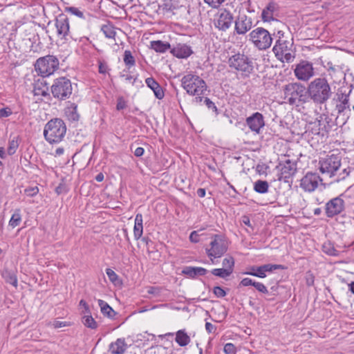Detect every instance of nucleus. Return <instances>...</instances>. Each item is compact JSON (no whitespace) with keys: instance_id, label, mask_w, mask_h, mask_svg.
Returning <instances> with one entry per match:
<instances>
[{"instance_id":"19","label":"nucleus","mask_w":354,"mask_h":354,"mask_svg":"<svg viewBox=\"0 0 354 354\" xmlns=\"http://www.w3.org/2000/svg\"><path fill=\"white\" fill-rule=\"evenodd\" d=\"M295 75L300 80H308L314 75L313 64L308 61H301L295 69Z\"/></svg>"},{"instance_id":"43","label":"nucleus","mask_w":354,"mask_h":354,"mask_svg":"<svg viewBox=\"0 0 354 354\" xmlns=\"http://www.w3.org/2000/svg\"><path fill=\"white\" fill-rule=\"evenodd\" d=\"M245 274L252 275L254 277H257L259 278H265L266 277V274L263 270V266H257L256 269V272H244Z\"/></svg>"},{"instance_id":"39","label":"nucleus","mask_w":354,"mask_h":354,"mask_svg":"<svg viewBox=\"0 0 354 354\" xmlns=\"http://www.w3.org/2000/svg\"><path fill=\"white\" fill-rule=\"evenodd\" d=\"M262 266H263V270L265 271L266 273V272H272L276 270H283L285 268L283 266L280 265V264L268 263V264L262 265Z\"/></svg>"},{"instance_id":"62","label":"nucleus","mask_w":354,"mask_h":354,"mask_svg":"<svg viewBox=\"0 0 354 354\" xmlns=\"http://www.w3.org/2000/svg\"><path fill=\"white\" fill-rule=\"evenodd\" d=\"M53 326L55 328H59L62 327L68 326H70V324L67 322H61L56 320L53 322Z\"/></svg>"},{"instance_id":"64","label":"nucleus","mask_w":354,"mask_h":354,"mask_svg":"<svg viewBox=\"0 0 354 354\" xmlns=\"http://www.w3.org/2000/svg\"><path fill=\"white\" fill-rule=\"evenodd\" d=\"M205 329L208 333H212L215 332V330H216V327L209 322H206L205 323Z\"/></svg>"},{"instance_id":"53","label":"nucleus","mask_w":354,"mask_h":354,"mask_svg":"<svg viewBox=\"0 0 354 354\" xmlns=\"http://www.w3.org/2000/svg\"><path fill=\"white\" fill-rule=\"evenodd\" d=\"M254 287L259 292H261L263 294H266L268 292V288H266V286L261 282L256 281L255 283L254 284Z\"/></svg>"},{"instance_id":"12","label":"nucleus","mask_w":354,"mask_h":354,"mask_svg":"<svg viewBox=\"0 0 354 354\" xmlns=\"http://www.w3.org/2000/svg\"><path fill=\"white\" fill-rule=\"evenodd\" d=\"M305 86L299 83H289L284 86V99L287 100L291 105L295 104L297 101H302L301 99L305 92Z\"/></svg>"},{"instance_id":"4","label":"nucleus","mask_w":354,"mask_h":354,"mask_svg":"<svg viewBox=\"0 0 354 354\" xmlns=\"http://www.w3.org/2000/svg\"><path fill=\"white\" fill-rule=\"evenodd\" d=\"M249 41L259 50L268 49L273 41L271 34L266 29L258 27L252 30L249 35Z\"/></svg>"},{"instance_id":"29","label":"nucleus","mask_w":354,"mask_h":354,"mask_svg":"<svg viewBox=\"0 0 354 354\" xmlns=\"http://www.w3.org/2000/svg\"><path fill=\"white\" fill-rule=\"evenodd\" d=\"M151 48L158 53H165L170 49V44L168 42H164L160 40L152 41L150 43Z\"/></svg>"},{"instance_id":"20","label":"nucleus","mask_w":354,"mask_h":354,"mask_svg":"<svg viewBox=\"0 0 354 354\" xmlns=\"http://www.w3.org/2000/svg\"><path fill=\"white\" fill-rule=\"evenodd\" d=\"M245 122L250 129L256 133H259L261 129L265 126L263 115L259 112L248 117Z\"/></svg>"},{"instance_id":"40","label":"nucleus","mask_w":354,"mask_h":354,"mask_svg":"<svg viewBox=\"0 0 354 354\" xmlns=\"http://www.w3.org/2000/svg\"><path fill=\"white\" fill-rule=\"evenodd\" d=\"M6 281L15 287L17 286V278L13 272H6L4 275Z\"/></svg>"},{"instance_id":"11","label":"nucleus","mask_w":354,"mask_h":354,"mask_svg":"<svg viewBox=\"0 0 354 354\" xmlns=\"http://www.w3.org/2000/svg\"><path fill=\"white\" fill-rule=\"evenodd\" d=\"M228 64L230 68L250 74L253 71L252 60L245 55L236 53L230 57Z\"/></svg>"},{"instance_id":"51","label":"nucleus","mask_w":354,"mask_h":354,"mask_svg":"<svg viewBox=\"0 0 354 354\" xmlns=\"http://www.w3.org/2000/svg\"><path fill=\"white\" fill-rule=\"evenodd\" d=\"M106 274H107L109 280L113 283H115L118 279V274L111 268L106 269Z\"/></svg>"},{"instance_id":"24","label":"nucleus","mask_w":354,"mask_h":354,"mask_svg":"<svg viewBox=\"0 0 354 354\" xmlns=\"http://www.w3.org/2000/svg\"><path fill=\"white\" fill-rule=\"evenodd\" d=\"M182 7L179 0H162L160 8L165 13L174 14L175 11Z\"/></svg>"},{"instance_id":"30","label":"nucleus","mask_w":354,"mask_h":354,"mask_svg":"<svg viewBox=\"0 0 354 354\" xmlns=\"http://www.w3.org/2000/svg\"><path fill=\"white\" fill-rule=\"evenodd\" d=\"M65 114L68 120L71 121H77L80 118L77 111V105L75 103H71L70 105L65 109Z\"/></svg>"},{"instance_id":"57","label":"nucleus","mask_w":354,"mask_h":354,"mask_svg":"<svg viewBox=\"0 0 354 354\" xmlns=\"http://www.w3.org/2000/svg\"><path fill=\"white\" fill-rule=\"evenodd\" d=\"M311 132L314 135L320 134V122L315 121V122L311 124Z\"/></svg>"},{"instance_id":"63","label":"nucleus","mask_w":354,"mask_h":354,"mask_svg":"<svg viewBox=\"0 0 354 354\" xmlns=\"http://www.w3.org/2000/svg\"><path fill=\"white\" fill-rule=\"evenodd\" d=\"M80 306H82L84 308V310L83 311V313H84V314H91L89 306H88L87 303L84 299H81L80 300Z\"/></svg>"},{"instance_id":"1","label":"nucleus","mask_w":354,"mask_h":354,"mask_svg":"<svg viewBox=\"0 0 354 354\" xmlns=\"http://www.w3.org/2000/svg\"><path fill=\"white\" fill-rule=\"evenodd\" d=\"M309 98L315 104L322 105L333 96V91L328 80L324 77H317L308 86Z\"/></svg>"},{"instance_id":"26","label":"nucleus","mask_w":354,"mask_h":354,"mask_svg":"<svg viewBox=\"0 0 354 354\" xmlns=\"http://www.w3.org/2000/svg\"><path fill=\"white\" fill-rule=\"evenodd\" d=\"M207 270L202 267L186 266L183 268L182 273L194 279L197 276H204L207 273Z\"/></svg>"},{"instance_id":"22","label":"nucleus","mask_w":354,"mask_h":354,"mask_svg":"<svg viewBox=\"0 0 354 354\" xmlns=\"http://www.w3.org/2000/svg\"><path fill=\"white\" fill-rule=\"evenodd\" d=\"M44 77L35 80L33 84V93L35 95L46 97L48 95V86Z\"/></svg>"},{"instance_id":"3","label":"nucleus","mask_w":354,"mask_h":354,"mask_svg":"<svg viewBox=\"0 0 354 354\" xmlns=\"http://www.w3.org/2000/svg\"><path fill=\"white\" fill-rule=\"evenodd\" d=\"M66 132V126L64 122L60 118H55L46 124L44 136L49 143H58L62 140Z\"/></svg>"},{"instance_id":"36","label":"nucleus","mask_w":354,"mask_h":354,"mask_svg":"<svg viewBox=\"0 0 354 354\" xmlns=\"http://www.w3.org/2000/svg\"><path fill=\"white\" fill-rule=\"evenodd\" d=\"M82 322L84 325L91 329H95L97 327V324L91 315V314H85L82 317Z\"/></svg>"},{"instance_id":"59","label":"nucleus","mask_w":354,"mask_h":354,"mask_svg":"<svg viewBox=\"0 0 354 354\" xmlns=\"http://www.w3.org/2000/svg\"><path fill=\"white\" fill-rule=\"evenodd\" d=\"M206 3L212 8L218 7L224 0H204Z\"/></svg>"},{"instance_id":"13","label":"nucleus","mask_w":354,"mask_h":354,"mask_svg":"<svg viewBox=\"0 0 354 354\" xmlns=\"http://www.w3.org/2000/svg\"><path fill=\"white\" fill-rule=\"evenodd\" d=\"M344 201L340 196L333 198L325 205L326 215L328 218H333L344 212Z\"/></svg>"},{"instance_id":"8","label":"nucleus","mask_w":354,"mask_h":354,"mask_svg":"<svg viewBox=\"0 0 354 354\" xmlns=\"http://www.w3.org/2000/svg\"><path fill=\"white\" fill-rule=\"evenodd\" d=\"M351 90L348 93L342 88H338L336 93L332 98V104L335 106L338 116H346L347 118L351 113V108L349 104V95Z\"/></svg>"},{"instance_id":"2","label":"nucleus","mask_w":354,"mask_h":354,"mask_svg":"<svg viewBox=\"0 0 354 354\" xmlns=\"http://www.w3.org/2000/svg\"><path fill=\"white\" fill-rule=\"evenodd\" d=\"M181 86L189 95L195 96L193 102L200 104L203 100V95L207 91L206 82L198 75L188 73L181 79Z\"/></svg>"},{"instance_id":"9","label":"nucleus","mask_w":354,"mask_h":354,"mask_svg":"<svg viewBox=\"0 0 354 354\" xmlns=\"http://www.w3.org/2000/svg\"><path fill=\"white\" fill-rule=\"evenodd\" d=\"M210 248H206V253L212 263L214 259L221 257L227 250V243L224 237L220 234H214L212 237Z\"/></svg>"},{"instance_id":"15","label":"nucleus","mask_w":354,"mask_h":354,"mask_svg":"<svg viewBox=\"0 0 354 354\" xmlns=\"http://www.w3.org/2000/svg\"><path fill=\"white\" fill-rule=\"evenodd\" d=\"M233 20L230 11L225 8L221 9L217 14V19L214 20V25L219 30L226 31L231 27Z\"/></svg>"},{"instance_id":"34","label":"nucleus","mask_w":354,"mask_h":354,"mask_svg":"<svg viewBox=\"0 0 354 354\" xmlns=\"http://www.w3.org/2000/svg\"><path fill=\"white\" fill-rule=\"evenodd\" d=\"M101 30L104 34L105 37L109 39H114L116 35L114 27L108 24H104L101 27Z\"/></svg>"},{"instance_id":"21","label":"nucleus","mask_w":354,"mask_h":354,"mask_svg":"<svg viewBox=\"0 0 354 354\" xmlns=\"http://www.w3.org/2000/svg\"><path fill=\"white\" fill-rule=\"evenodd\" d=\"M171 53L178 58L185 59L189 57L193 51L189 46L178 44L171 50Z\"/></svg>"},{"instance_id":"28","label":"nucleus","mask_w":354,"mask_h":354,"mask_svg":"<svg viewBox=\"0 0 354 354\" xmlns=\"http://www.w3.org/2000/svg\"><path fill=\"white\" fill-rule=\"evenodd\" d=\"M175 335V341L180 346H186L189 344L191 339L185 329L178 330Z\"/></svg>"},{"instance_id":"35","label":"nucleus","mask_w":354,"mask_h":354,"mask_svg":"<svg viewBox=\"0 0 354 354\" xmlns=\"http://www.w3.org/2000/svg\"><path fill=\"white\" fill-rule=\"evenodd\" d=\"M124 63L128 68L135 66L136 60L134 57L132 55V53L130 50H126L124 53L123 57Z\"/></svg>"},{"instance_id":"60","label":"nucleus","mask_w":354,"mask_h":354,"mask_svg":"<svg viewBox=\"0 0 354 354\" xmlns=\"http://www.w3.org/2000/svg\"><path fill=\"white\" fill-rule=\"evenodd\" d=\"M189 240L192 243H198L199 242V234L198 231H193L191 232L189 235Z\"/></svg>"},{"instance_id":"16","label":"nucleus","mask_w":354,"mask_h":354,"mask_svg":"<svg viewBox=\"0 0 354 354\" xmlns=\"http://www.w3.org/2000/svg\"><path fill=\"white\" fill-rule=\"evenodd\" d=\"M322 179L320 176L313 172H308L300 180V187L305 192H312L315 191Z\"/></svg>"},{"instance_id":"46","label":"nucleus","mask_w":354,"mask_h":354,"mask_svg":"<svg viewBox=\"0 0 354 354\" xmlns=\"http://www.w3.org/2000/svg\"><path fill=\"white\" fill-rule=\"evenodd\" d=\"M110 68L107 63L104 61H98V71L100 74L106 75L109 73Z\"/></svg>"},{"instance_id":"56","label":"nucleus","mask_w":354,"mask_h":354,"mask_svg":"<svg viewBox=\"0 0 354 354\" xmlns=\"http://www.w3.org/2000/svg\"><path fill=\"white\" fill-rule=\"evenodd\" d=\"M127 107V102L122 97L118 98L116 109L118 111L123 110Z\"/></svg>"},{"instance_id":"49","label":"nucleus","mask_w":354,"mask_h":354,"mask_svg":"<svg viewBox=\"0 0 354 354\" xmlns=\"http://www.w3.org/2000/svg\"><path fill=\"white\" fill-rule=\"evenodd\" d=\"M350 172H351L350 167L344 169L342 170V171L338 174V176H337V178L335 180V181L339 182L341 180H344L350 174Z\"/></svg>"},{"instance_id":"48","label":"nucleus","mask_w":354,"mask_h":354,"mask_svg":"<svg viewBox=\"0 0 354 354\" xmlns=\"http://www.w3.org/2000/svg\"><path fill=\"white\" fill-rule=\"evenodd\" d=\"M203 100H204V103L205 104L207 107L209 109H212L216 113V115H218V109H217L216 106L215 105V104L208 97H203Z\"/></svg>"},{"instance_id":"54","label":"nucleus","mask_w":354,"mask_h":354,"mask_svg":"<svg viewBox=\"0 0 354 354\" xmlns=\"http://www.w3.org/2000/svg\"><path fill=\"white\" fill-rule=\"evenodd\" d=\"M213 292L218 298L224 297L226 295V292L220 286H215Z\"/></svg>"},{"instance_id":"33","label":"nucleus","mask_w":354,"mask_h":354,"mask_svg":"<svg viewBox=\"0 0 354 354\" xmlns=\"http://www.w3.org/2000/svg\"><path fill=\"white\" fill-rule=\"evenodd\" d=\"M21 221V210L19 209H16L9 221V225L11 226L12 228H15V227L18 226L20 224Z\"/></svg>"},{"instance_id":"42","label":"nucleus","mask_w":354,"mask_h":354,"mask_svg":"<svg viewBox=\"0 0 354 354\" xmlns=\"http://www.w3.org/2000/svg\"><path fill=\"white\" fill-rule=\"evenodd\" d=\"M320 122V134L319 136L324 137L326 136L330 130V125L327 121L325 120H317Z\"/></svg>"},{"instance_id":"50","label":"nucleus","mask_w":354,"mask_h":354,"mask_svg":"<svg viewBox=\"0 0 354 354\" xmlns=\"http://www.w3.org/2000/svg\"><path fill=\"white\" fill-rule=\"evenodd\" d=\"M223 351L225 354H235L236 347L232 343H227L224 346Z\"/></svg>"},{"instance_id":"44","label":"nucleus","mask_w":354,"mask_h":354,"mask_svg":"<svg viewBox=\"0 0 354 354\" xmlns=\"http://www.w3.org/2000/svg\"><path fill=\"white\" fill-rule=\"evenodd\" d=\"M66 11L70 12L71 14L77 16L81 19H85L84 12L81 11L78 8L76 7H67L66 8Z\"/></svg>"},{"instance_id":"45","label":"nucleus","mask_w":354,"mask_h":354,"mask_svg":"<svg viewBox=\"0 0 354 354\" xmlns=\"http://www.w3.org/2000/svg\"><path fill=\"white\" fill-rule=\"evenodd\" d=\"M143 233V225L142 224H134L133 227V235L136 240H138L141 238Z\"/></svg>"},{"instance_id":"31","label":"nucleus","mask_w":354,"mask_h":354,"mask_svg":"<svg viewBox=\"0 0 354 354\" xmlns=\"http://www.w3.org/2000/svg\"><path fill=\"white\" fill-rule=\"evenodd\" d=\"M98 304L100 307L102 313L108 317L113 318L116 315L113 309L104 301L98 299Z\"/></svg>"},{"instance_id":"47","label":"nucleus","mask_w":354,"mask_h":354,"mask_svg":"<svg viewBox=\"0 0 354 354\" xmlns=\"http://www.w3.org/2000/svg\"><path fill=\"white\" fill-rule=\"evenodd\" d=\"M324 251L326 254L330 256H337L339 254V252L333 247L331 246L330 244L324 245Z\"/></svg>"},{"instance_id":"6","label":"nucleus","mask_w":354,"mask_h":354,"mask_svg":"<svg viewBox=\"0 0 354 354\" xmlns=\"http://www.w3.org/2000/svg\"><path fill=\"white\" fill-rule=\"evenodd\" d=\"M293 42L285 39H277L272 51L278 60L282 62H291L295 58V54L292 52V47Z\"/></svg>"},{"instance_id":"61","label":"nucleus","mask_w":354,"mask_h":354,"mask_svg":"<svg viewBox=\"0 0 354 354\" xmlns=\"http://www.w3.org/2000/svg\"><path fill=\"white\" fill-rule=\"evenodd\" d=\"M12 114V111L10 108H3L0 109V118H6Z\"/></svg>"},{"instance_id":"7","label":"nucleus","mask_w":354,"mask_h":354,"mask_svg":"<svg viewBox=\"0 0 354 354\" xmlns=\"http://www.w3.org/2000/svg\"><path fill=\"white\" fill-rule=\"evenodd\" d=\"M73 91L71 80L65 77H61L54 80L51 86L53 96L59 100H65L71 95Z\"/></svg>"},{"instance_id":"38","label":"nucleus","mask_w":354,"mask_h":354,"mask_svg":"<svg viewBox=\"0 0 354 354\" xmlns=\"http://www.w3.org/2000/svg\"><path fill=\"white\" fill-rule=\"evenodd\" d=\"M212 274L214 276L225 279L232 272H231L230 269H225V268H214L211 271Z\"/></svg>"},{"instance_id":"23","label":"nucleus","mask_w":354,"mask_h":354,"mask_svg":"<svg viewBox=\"0 0 354 354\" xmlns=\"http://www.w3.org/2000/svg\"><path fill=\"white\" fill-rule=\"evenodd\" d=\"M145 83L147 86L153 91L154 95L157 99L162 100L164 97L165 93L163 89L154 78H147Z\"/></svg>"},{"instance_id":"55","label":"nucleus","mask_w":354,"mask_h":354,"mask_svg":"<svg viewBox=\"0 0 354 354\" xmlns=\"http://www.w3.org/2000/svg\"><path fill=\"white\" fill-rule=\"evenodd\" d=\"M25 194L28 196H35L39 192L37 187H30L25 189Z\"/></svg>"},{"instance_id":"10","label":"nucleus","mask_w":354,"mask_h":354,"mask_svg":"<svg viewBox=\"0 0 354 354\" xmlns=\"http://www.w3.org/2000/svg\"><path fill=\"white\" fill-rule=\"evenodd\" d=\"M319 165L320 172L331 178L341 167V157L335 154L326 156L319 160Z\"/></svg>"},{"instance_id":"52","label":"nucleus","mask_w":354,"mask_h":354,"mask_svg":"<svg viewBox=\"0 0 354 354\" xmlns=\"http://www.w3.org/2000/svg\"><path fill=\"white\" fill-rule=\"evenodd\" d=\"M305 280L308 286H311L314 284L315 277L310 271H308L306 273Z\"/></svg>"},{"instance_id":"17","label":"nucleus","mask_w":354,"mask_h":354,"mask_svg":"<svg viewBox=\"0 0 354 354\" xmlns=\"http://www.w3.org/2000/svg\"><path fill=\"white\" fill-rule=\"evenodd\" d=\"M55 26L57 36L62 39L68 40L70 25L69 19L67 15L64 13L59 14L55 18Z\"/></svg>"},{"instance_id":"32","label":"nucleus","mask_w":354,"mask_h":354,"mask_svg":"<svg viewBox=\"0 0 354 354\" xmlns=\"http://www.w3.org/2000/svg\"><path fill=\"white\" fill-rule=\"evenodd\" d=\"M269 188L268 183L266 180H258L254 184V190L259 194H266Z\"/></svg>"},{"instance_id":"27","label":"nucleus","mask_w":354,"mask_h":354,"mask_svg":"<svg viewBox=\"0 0 354 354\" xmlns=\"http://www.w3.org/2000/svg\"><path fill=\"white\" fill-rule=\"evenodd\" d=\"M127 347L124 339L118 338L115 342L109 345V351L111 354H123Z\"/></svg>"},{"instance_id":"37","label":"nucleus","mask_w":354,"mask_h":354,"mask_svg":"<svg viewBox=\"0 0 354 354\" xmlns=\"http://www.w3.org/2000/svg\"><path fill=\"white\" fill-rule=\"evenodd\" d=\"M19 147V137L15 136L12 139L9 140L8 147V153L11 156L13 155L17 148Z\"/></svg>"},{"instance_id":"25","label":"nucleus","mask_w":354,"mask_h":354,"mask_svg":"<svg viewBox=\"0 0 354 354\" xmlns=\"http://www.w3.org/2000/svg\"><path fill=\"white\" fill-rule=\"evenodd\" d=\"M278 8L279 6L277 3L273 1L270 2L262 11L261 17L263 21H270L274 20V13L278 10Z\"/></svg>"},{"instance_id":"5","label":"nucleus","mask_w":354,"mask_h":354,"mask_svg":"<svg viewBox=\"0 0 354 354\" xmlns=\"http://www.w3.org/2000/svg\"><path fill=\"white\" fill-rule=\"evenodd\" d=\"M59 59L54 55H48L39 57L35 64L36 72L42 77L53 74L59 68Z\"/></svg>"},{"instance_id":"18","label":"nucleus","mask_w":354,"mask_h":354,"mask_svg":"<svg viewBox=\"0 0 354 354\" xmlns=\"http://www.w3.org/2000/svg\"><path fill=\"white\" fill-rule=\"evenodd\" d=\"M253 27V20L245 13H239L234 21V31L237 35H245Z\"/></svg>"},{"instance_id":"58","label":"nucleus","mask_w":354,"mask_h":354,"mask_svg":"<svg viewBox=\"0 0 354 354\" xmlns=\"http://www.w3.org/2000/svg\"><path fill=\"white\" fill-rule=\"evenodd\" d=\"M255 281L252 280V279L250 278H243L240 283H239V286H254V284L255 283Z\"/></svg>"},{"instance_id":"41","label":"nucleus","mask_w":354,"mask_h":354,"mask_svg":"<svg viewBox=\"0 0 354 354\" xmlns=\"http://www.w3.org/2000/svg\"><path fill=\"white\" fill-rule=\"evenodd\" d=\"M223 268L230 269L231 272H233L234 266V259L232 257H228L223 260Z\"/></svg>"},{"instance_id":"14","label":"nucleus","mask_w":354,"mask_h":354,"mask_svg":"<svg viewBox=\"0 0 354 354\" xmlns=\"http://www.w3.org/2000/svg\"><path fill=\"white\" fill-rule=\"evenodd\" d=\"M280 173L279 175V180H283L285 182H288V179L292 178L297 172V162L290 159H287L283 162H280L277 166Z\"/></svg>"}]
</instances>
